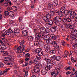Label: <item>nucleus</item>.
<instances>
[{"label": "nucleus", "instance_id": "obj_54", "mask_svg": "<svg viewBox=\"0 0 77 77\" xmlns=\"http://www.w3.org/2000/svg\"><path fill=\"white\" fill-rule=\"evenodd\" d=\"M22 48V47L21 46H20L19 47H18L17 49V50L19 51L21 50V49Z\"/></svg>", "mask_w": 77, "mask_h": 77}, {"label": "nucleus", "instance_id": "obj_2", "mask_svg": "<svg viewBox=\"0 0 77 77\" xmlns=\"http://www.w3.org/2000/svg\"><path fill=\"white\" fill-rule=\"evenodd\" d=\"M62 21L63 23H66V16L62 19V18L59 16H57L53 19V21L54 23H57V22L59 23L61 22Z\"/></svg>", "mask_w": 77, "mask_h": 77}, {"label": "nucleus", "instance_id": "obj_40", "mask_svg": "<svg viewBox=\"0 0 77 77\" xmlns=\"http://www.w3.org/2000/svg\"><path fill=\"white\" fill-rule=\"evenodd\" d=\"M50 54H55V53H56V51H55L54 50H51L50 51Z\"/></svg>", "mask_w": 77, "mask_h": 77}, {"label": "nucleus", "instance_id": "obj_19", "mask_svg": "<svg viewBox=\"0 0 77 77\" xmlns=\"http://www.w3.org/2000/svg\"><path fill=\"white\" fill-rule=\"evenodd\" d=\"M40 30L41 32L44 33V32L46 31V29L44 27H42L40 29Z\"/></svg>", "mask_w": 77, "mask_h": 77}, {"label": "nucleus", "instance_id": "obj_41", "mask_svg": "<svg viewBox=\"0 0 77 77\" xmlns=\"http://www.w3.org/2000/svg\"><path fill=\"white\" fill-rule=\"evenodd\" d=\"M45 69L46 70V71H49L50 70L51 68L50 67H49L48 66H47V67H46L45 68Z\"/></svg>", "mask_w": 77, "mask_h": 77}, {"label": "nucleus", "instance_id": "obj_49", "mask_svg": "<svg viewBox=\"0 0 77 77\" xmlns=\"http://www.w3.org/2000/svg\"><path fill=\"white\" fill-rule=\"evenodd\" d=\"M4 66V64L2 62H0V68L1 67H3Z\"/></svg>", "mask_w": 77, "mask_h": 77}, {"label": "nucleus", "instance_id": "obj_23", "mask_svg": "<svg viewBox=\"0 0 77 77\" xmlns=\"http://www.w3.org/2000/svg\"><path fill=\"white\" fill-rule=\"evenodd\" d=\"M48 9H51L53 8V5L50 3L48 5Z\"/></svg>", "mask_w": 77, "mask_h": 77}, {"label": "nucleus", "instance_id": "obj_26", "mask_svg": "<svg viewBox=\"0 0 77 77\" xmlns=\"http://www.w3.org/2000/svg\"><path fill=\"white\" fill-rule=\"evenodd\" d=\"M43 59L44 60H46L48 59V57L47 55H43Z\"/></svg>", "mask_w": 77, "mask_h": 77}, {"label": "nucleus", "instance_id": "obj_33", "mask_svg": "<svg viewBox=\"0 0 77 77\" xmlns=\"http://www.w3.org/2000/svg\"><path fill=\"white\" fill-rule=\"evenodd\" d=\"M54 49L56 51H59V47L57 45L54 48Z\"/></svg>", "mask_w": 77, "mask_h": 77}, {"label": "nucleus", "instance_id": "obj_61", "mask_svg": "<svg viewBox=\"0 0 77 77\" xmlns=\"http://www.w3.org/2000/svg\"><path fill=\"white\" fill-rule=\"evenodd\" d=\"M51 63L52 65H56V62L54 61L52 62Z\"/></svg>", "mask_w": 77, "mask_h": 77}, {"label": "nucleus", "instance_id": "obj_36", "mask_svg": "<svg viewBox=\"0 0 77 77\" xmlns=\"http://www.w3.org/2000/svg\"><path fill=\"white\" fill-rule=\"evenodd\" d=\"M4 15L5 16H8V15H9V12H8L7 11H6L4 12Z\"/></svg>", "mask_w": 77, "mask_h": 77}, {"label": "nucleus", "instance_id": "obj_62", "mask_svg": "<svg viewBox=\"0 0 77 77\" xmlns=\"http://www.w3.org/2000/svg\"><path fill=\"white\" fill-rule=\"evenodd\" d=\"M12 8V9H16V8H17V7L15 6H13L11 7Z\"/></svg>", "mask_w": 77, "mask_h": 77}, {"label": "nucleus", "instance_id": "obj_10", "mask_svg": "<svg viewBox=\"0 0 77 77\" xmlns=\"http://www.w3.org/2000/svg\"><path fill=\"white\" fill-rule=\"evenodd\" d=\"M57 29V27L56 26H54L51 28V30L52 33H54L56 31V29Z\"/></svg>", "mask_w": 77, "mask_h": 77}, {"label": "nucleus", "instance_id": "obj_16", "mask_svg": "<svg viewBox=\"0 0 77 77\" xmlns=\"http://www.w3.org/2000/svg\"><path fill=\"white\" fill-rule=\"evenodd\" d=\"M1 39H2V41L0 39V43L1 44L3 43V42H6V41H7V39H6L5 38H1Z\"/></svg>", "mask_w": 77, "mask_h": 77}, {"label": "nucleus", "instance_id": "obj_28", "mask_svg": "<svg viewBox=\"0 0 77 77\" xmlns=\"http://www.w3.org/2000/svg\"><path fill=\"white\" fill-rule=\"evenodd\" d=\"M69 14V11L68 10H65L64 12V15L65 14V15H68Z\"/></svg>", "mask_w": 77, "mask_h": 77}, {"label": "nucleus", "instance_id": "obj_5", "mask_svg": "<svg viewBox=\"0 0 77 77\" xmlns=\"http://www.w3.org/2000/svg\"><path fill=\"white\" fill-rule=\"evenodd\" d=\"M51 60H55L56 61H59L61 59V57L59 55L56 56L54 55L51 56Z\"/></svg>", "mask_w": 77, "mask_h": 77}, {"label": "nucleus", "instance_id": "obj_46", "mask_svg": "<svg viewBox=\"0 0 77 77\" xmlns=\"http://www.w3.org/2000/svg\"><path fill=\"white\" fill-rule=\"evenodd\" d=\"M22 19H23V17H19V21L20 23H21L22 21Z\"/></svg>", "mask_w": 77, "mask_h": 77}, {"label": "nucleus", "instance_id": "obj_14", "mask_svg": "<svg viewBox=\"0 0 77 77\" xmlns=\"http://www.w3.org/2000/svg\"><path fill=\"white\" fill-rule=\"evenodd\" d=\"M34 39V37L33 36H29L27 37V39L29 41H33Z\"/></svg>", "mask_w": 77, "mask_h": 77}, {"label": "nucleus", "instance_id": "obj_24", "mask_svg": "<svg viewBox=\"0 0 77 77\" xmlns=\"http://www.w3.org/2000/svg\"><path fill=\"white\" fill-rule=\"evenodd\" d=\"M64 11V10L60 9V14L62 16H63V15Z\"/></svg>", "mask_w": 77, "mask_h": 77}, {"label": "nucleus", "instance_id": "obj_27", "mask_svg": "<svg viewBox=\"0 0 77 77\" xmlns=\"http://www.w3.org/2000/svg\"><path fill=\"white\" fill-rule=\"evenodd\" d=\"M47 65L51 68H53V64L51 63H48L47 64Z\"/></svg>", "mask_w": 77, "mask_h": 77}, {"label": "nucleus", "instance_id": "obj_22", "mask_svg": "<svg viewBox=\"0 0 77 77\" xmlns=\"http://www.w3.org/2000/svg\"><path fill=\"white\" fill-rule=\"evenodd\" d=\"M47 44H51L53 43V41L51 39H49L46 41Z\"/></svg>", "mask_w": 77, "mask_h": 77}, {"label": "nucleus", "instance_id": "obj_55", "mask_svg": "<svg viewBox=\"0 0 77 77\" xmlns=\"http://www.w3.org/2000/svg\"><path fill=\"white\" fill-rule=\"evenodd\" d=\"M62 66H58L57 67V69H58V70L57 71V72H59V70H60V68Z\"/></svg>", "mask_w": 77, "mask_h": 77}, {"label": "nucleus", "instance_id": "obj_6", "mask_svg": "<svg viewBox=\"0 0 77 77\" xmlns=\"http://www.w3.org/2000/svg\"><path fill=\"white\" fill-rule=\"evenodd\" d=\"M40 70L39 68V67L35 66L34 69L31 71V72L33 71V72H32V74H36L39 72Z\"/></svg>", "mask_w": 77, "mask_h": 77}, {"label": "nucleus", "instance_id": "obj_38", "mask_svg": "<svg viewBox=\"0 0 77 77\" xmlns=\"http://www.w3.org/2000/svg\"><path fill=\"white\" fill-rule=\"evenodd\" d=\"M42 55H39V54L37 55L36 56V57L38 60H40L41 59V56H42Z\"/></svg>", "mask_w": 77, "mask_h": 77}, {"label": "nucleus", "instance_id": "obj_32", "mask_svg": "<svg viewBox=\"0 0 77 77\" xmlns=\"http://www.w3.org/2000/svg\"><path fill=\"white\" fill-rule=\"evenodd\" d=\"M54 12L55 14V15H61L60 11H55Z\"/></svg>", "mask_w": 77, "mask_h": 77}, {"label": "nucleus", "instance_id": "obj_11", "mask_svg": "<svg viewBox=\"0 0 77 77\" xmlns=\"http://www.w3.org/2000/svg\"><path fill=\"white\" fill-rule=\"evenodd\" d=\"M9 35V32L8 31H6L4 33H3L2 35V36L4 38H5V35Z\"/></svg>", "mask_w": 77, "mask_h": 77}, {"label": "nucleus", "instance_id": "obj_15", "mask_svg": "<svg viewBox=\"0 0 77 77\" xmlns=\"http://www.w3.org/2000/svg\"><path fill=\"white\" fill-rule=\"evenodd\" d=\"M58 3H59V2L57 1H55L53 2L52 5H53L54 6H57V5H58Z\"/></svg>", "mask_w": 77, "mask_h": 77}, {"label": "nucleus", "instance_id": "obj_52", "mask_svg": "<svg viewBox=\"0 0 77 77\" xmlns=\"http://www.w3.org/2000/svg\"><path fill=\"white\" fill-rule=\"evenodd\" d=\"M27 75H28V72L26 71L25 72V75H24V77H27Z\"/></svg>", "mask_w": 77, "mask_h": 77}, {"label": "nucleus", "instance_id": "obj_35", "mask_svg": "<svg viewBox=\"0 0 77 77\" xmlns=\"http://www.w3.org/2000/svg\"><path fill=\"white\" fill-rule=\"evenodd\" d=\"M70 24L69 23H66L65 24V25L66 28H69V26H70Z\"/></svg>", "mask_w": 77, "mask_h": 77}, {"label": "nucleus", "instance_id": "obj_47", "mask_svg": "<svg viewBox=\"0 0 77 77\" xmlns=\"http://www.w3.org/2000/svg\"><path fill=\"white\" fill-rule=\"evenodd\" d=\"M20 28L21 30H24V26L23 25H21L20 26Z\"/></svg>", "mask_w": 77, "mask_h": 77}, {"label": "nucleus", "instance_id": "obj_9", "mask_svg": "<svg viewBox=\"0 0 77 77\" xmlns=\"http://www.w3.org/2000/svg\"><path fill=\"white\" fill-rule=\"evenodd\" d=\"M59 72H57V73H56V71L55 70L52 71L51 73V75L52 77H56L59 73Z\"/></svg>", "mask_w": 77, "mask_h": 77}, {"label": "nucleus", "instance_id": "obj_30", "mask_svg": "<svg viewBox=\"0 0 77 77\" xmlns=\"http://www.w3.org/2000/svg\"><path fill=\"white\" fill-rule=\"evenodd\" d=\"M47 22H48V24H49L51 25L53 24V21L51 20H48V21Z\"/></svg>", "mask_w": 77, "mask_h": 77}, {"label": "nucleus", "instance_id": "obj_50", "mask_svg": "<svg viewBox=\"0 0 77 77\" xmlns=\"http://www.w3.org/2000/svg\"><path fill=\"white\" fill-rule=\"evenodd\" d=\"M8 32H9V33H14L13 31L11 30V29L10 28L9 29Z\"/></svg>", "mask_w": 77, "mask_h": 77}, {"label": "nucleus", "instance_id": "obj_3", "mask_svg": "<svg viewBox=\"0 0 77 77\" xmlns=\"http://www.w3.org/2000/svg\"><path fill=\"white\" fill-rule=\"evenodd\" d=\"M12 58V56L11 55H9L8 57H5L4 59V62L7 65H11L12 63L10 61L11 60Z\"/></svg>", "mask_w": 77, "mask_h": 77}, {"label": "nucleus", "instance_id": "obj_1", "mask_svg": "<svg viewBox=\"0 0 77 77\" xmlns=\"http://www.w3.org/2000/svg\"><path fill=\"white\" fill-rule=\"evenodd\" d=\"M45 41H47L50 39V37L49 36H45V35L42 34L41 33H36L35 35V42L34 43L35 45V46H38V45H41L43 44V42L41 41L40 38H43Z\"/></svg>", "mask_w": 77, "mask_h": 77}, {"label": "nucleus", "instance_id": "obj_57", "mask_svg": "<svg viewBox=\"0 0 77 77\" xmlns=\"http://www.w3.org/2000/svg\"><path fill=\"white\" fill-rule=\"evenodd\" d=\"M73 12V11H72L71 10H69V14L71 15V14H72V12Z\"/></svg>", "mask_w": 77, "mask_h": 77}, {"label": "nucleus", "instance_id": "obj_31", "mask_svg": "<svg viewBox=\"0 0 77 77\" xmlns=\"http://www.w3.org/2000/svg\"><path fill=\"white\" fill-rule=\"evenodd\" d=\"M3 55L4 56H8V52L6 51H3L2 52Z\"/></svg>", "mask_w": 77, "mask_h": 77}, {"label": "nucleus", "instance_id": "obj_12", "mask_svg": "<svg viewBox=\"0 0 77 77\" xmlns=\"http://www.w3.org/2000/svg\"><path fill=\"white\" fill-rule=\"evenodd\" d=\"M22 33L23 36H26L28 35V32L27 30H23L22 31Z\"/></svg>", "mask_w": 77, "mask_h": 77}, {"label": "nucleus", "instance_id": "obj_60", "mask_svg": "<svg viewBox=\"0 0 77 77\" xmlns=\"http://www.w3.org/2000/svg\"><path fill=\"white\" fill-rule=\"evenodd\" d=\"M73 46L74 48H77V43L74 45Z\"/></svg>", "mask_w": 77, "mask_h": 77}, {"label": "nucleus", "instance_id": "obj_37", "mask_svg": "<svg viewBox=\"0 0 77 77\" xmlns=\"http://www.w3.org/2000/svg\"><path fill=\"white\" fill-rule=\"evenodd\" d=\"M10 69L9 68H6L5 70H4L3 71V73L5 74V73H6L8 72V71H9Z\"/></svg>", "mask_w": 77, "mask_h": 77}, {"label": "nucleus", "instance_id": "obj_45", "mask_svg": "<svg viewBox=\"0 0 77 77\" xmlns=\"http://www.w3.org/2000/svg\"><path fill=\"white\" fill-rule=\"evenodd\" d=\"M30 56V54L29 53H27L25 55V57H29Z\"/></svg>", "mask_w": 77, "mask_h": 77}, {"label": "nucleus", "instance_id": "obj_7", "mask_svg": "<svg viewBox=\"0 0 77 77\" xmlns=\"http://www.w3.org/2000/svg\"><path fill=\"white\" fill-rule=\"evenodd\" d=\"M50 18H51V15H50V14H47L46 17L44 16L43 17V20L45 23L47 22L48 21V20L50 19Z\"/></svg>", "mask_w": 77, "mask_h": 77}, {"label": "nucleus", "instance_id": "obj_8", "mask_svg": "<svg viewBox=\"0 0 77 77\" xmlns=\"http://www.w3.org/2000/svg\"><path fill=\"white\" fill-rule=\"evenodd\" d=\"M35 53L41 56L43 55V51L41 50V48H38L35 50Z\"/></svg>", "mask_w": 77, "mask_h": 77}, {"label": "nucleus", "instance_id": "obj_39", "mask_svg": "<svg viewBox=\"0 0 77 77\" xmlns=\"http://www.w3.org/2000/svg\"><path fill=\"white\" fill-rule=\"evenodd\" d=\"M71 19L68 17H66V21L67 22H71Z\"/></svg>", "mask_w": 77, "mask_h": 77}, {"label": "nucleus", "instance_id": "obj_42", "mask_svg": "<svg viewBox=\"0 0 77 77\" xmlns=\"http://www.w3.org/2000/svg\"><path fill=\"white\" fill-rule=\"evenodd\" d=\"M24 40H23L22 41L20 42L19 44L20 45H24Z\"/></svg>", "mask_w": 77, "mask_h": 77}, {"label": "nucleus", "instance_id": "obj_63", "mask_svg": "<svg viewBox=\"0 0 77 77\" xmlns=\"http://www.w3.org/2000/svg\"><path fill=\"white\" fill-rule=\"evenodd\" d=\"M33 63V61L32 60H30L29 62V65H32Z\"/></svg>", "mask_w": 77, "mask_h": 77}, {"label": "nucleus", "instance_id": "obj_21", "mask_svg": "<svg viewBox=\"0 0 77 77\" xmlns=\"http://www.w3.org/2000/svg\"><path fill=\"white\" fill-rule=\"evenodd\" d=\"M41 72L42 75H45V74H47L46 70L45 69H43L42 70Z\"/></svg>", "mask_w": 77, "mask_h": 77}, {"label": "nucleus", "instance_id": "obj_18", "mask_svg": "<svg viewBox=\"0 0 77 77\" xmlns=\"http://www.w3.org/2000/svg\"><path fill=\"white\" fill-rule=\"evenodd\" d=\"M51 38H52V39H54V40H56V39L57 36L56 35H55L53 34H51Z\"/></svg>", "mask_w": 77, "mask_h": 77}, {"label": "nucleus", "instance_id": "obj_4", "mask_svg": "<svg viewBox=\"0 0 77 77\" xmlns=\"http://www.w3.org/2000/svg\"><path fill=\"white\" fill-rule=\"evenodd\" d=\"M72 34L70 35V38L72 39H75L77 38L76 35H77V30L76 29L73 30L71 32Z\"/></svg>", "mask_w": 77, "mask_h": 77}, {"label": "nucleus", "instance_id": "obj_20", "mask_svg": "<svg viewBox=\"0 0 77 77\" xmlns=\"http://www.w3.org/2000/svg\"><path fill=\"white\" fill-rule=\"evenodd\" d=\"M44 47L45 49L48 50V49H50V46L49 45H44Z\"/></svg>", "mask_w": 77, "mask_h": 77}, {"label": "nucleus", "instance_id": "obj_25", "mask_svg": "<svg viewBox=\"0 0 77 77\" xmlns=\"http://www.w3.org/2000/svg\"><path fill=\"white\" fill-rule=\"evenodd\" d=\"M15 14L12 11H10L9 12V15L11 17H14Z\"/></svg>", "mask_w": 77, "mask_h": 77}, {"label": "nucleus", "instance_id": "obj_56", "mask_svg": "<svg viewBox=\"0 0 77 77\" xmlns=\"http://www.w3.org/2000/svg\"><path fill=\"white\" fill-rule=\"evenodd\" d=\"M9 22L11 24H13V23H14V22L13 20H9Z\"/></svg>", "mask_w": 77, "mask_h": 77}, {"label": "nucleus", "instance_id": "obj_48", "mask_svg": "<svg viewBox=\"0 0 77 77\" xmlns=\"http://www.w3.org/2000/svg\"><path fill=\"white\" fill-rule=\"evenodd\" d=\"M46 61L47 62H48V63H50V62H51V60H50L49 59H47L46 60Z\"/></svg>", "mask_w": 77, "mask_h": 77}, {"label": "nucleus", "instance_id": "obj_13", "mask_svg": "<svg viewBox=\"0 0 77 77\" xmlns=\"http://www.w3.org/2000/svg\"><path fill=\"white\" fill-rule=\"evenodd\" d=\"M1 45L2 46L1 47V48H2V50H5L6 49V46L5 43H3L1 44Z\"/></svg>", "mask_w": 77, "mask_h": 77}, {"label": "nucleus", "instance_id": "obj_51", "mask_svg": "<svg viewBox=\"0 0 77 77\" xmlns=\"http://www.w3.org/2000/svg\"><path fill=\"white\" fill-rule=\"evenodd\" d=\"M4 5L5 6V7H7L8 6V2H5L4 4Z\"/></svg>", "mask_w": 77, "mask_h": 77}, {"label": "nucleus", "instance_id": "obj_43", "mask_svg": "<svg viewBox=\"0 0 77 77\" xmlns=\"http://www.w3.org/2000/svg\"><path fill=\"white\" fill-rule=\"evenodd\" d=\"M12 9V8L10 6H9L7 7V10L8 11H11Z\"/></svg>", "mask_w": 77, "mask_h": 77}, {"label": "nucleus", "instance_id": "obj_64", "mask_svg": "<svg viewBox=\"0 0 77 77\" xmlns=\"http://www.w3.org/2000/svg\"><path fill=\"white\" fill-rule=\"evenodd\" d=\"M26 48V45H23V49L22 50H24V49Z\"/></svg>", "mask_w": 77, "mask_h": 77}, {"label": "nucleus", "instance_id": "obj_53", "mask_svg": "<svg viewBox=\"0 0 77 77\" xmlns=\"http://www.w3.org/2000/svg\"><path fill=\"white\" fill-rule=\"evenodd\" d=\"M70 17L72 19L74 18V17H75V15H74V14H71V15L70 16Z\"/></svg>", "mask_w": 77, "mask_h": 77}, {"label": "nucleus", "instance_id": "obj_58", "mask_svg": "<svg viewBox=\"0 0 77 77\" xmlns=\"http://www.w3.org/2000/svg\"><path fill=\"white\" fill-rule=\"evenodd\" d=\"M60 9L65 10V7H64V6L62 7Z\"/></svg>", "mask_w": 77, "mask_h": 77}, {"label": "nucleus", "instance_id": "obj_34", "mask_svg": "<svg viewBox=\"0 0 77 77\" xmlns=\"http://www.w3.org/2000/svg\"><path fill=\"white\" fill-rule=\"evenodd\" d=\"M51 26V25L50 24L48 23H47L46 24V27L47 28V29H49L50 28Z\"/></svg>", "mask_w": 77, "mask_h": 77}, {"label": "nucleus", "instance_id": "obj_59", "mask_svg": "<svg viewBox=\"0 0 77 77\" xmlns=\"http://www.w3.org/2000/svg\"><path fill=\"white\" fill-rule=\"evenodd\" d=\"M65 42H64V41H63L62 42V45L63 46H65Z\"/></svg>", "mask_w": 77, "mask_h": 77}, {"label": "nucleus", "instance_id": "obj_44", "mask_svg": "<svg viewBox=\"0 0 77 77\" xmlns=\"http://www.w3.org/2000/svg\"><path fill=\"white\" fill-rule=\"evenodd\" d=\"M52 42H53V46H54V47H55V46L57 45V43H56V42L54 41Z\"/></svg>", "mask_w": 77, "mask_h": 77}, {"label": "nucleus", "instance_id": "obj_29", "mask_svg": "<svg viewBox=\"0 0 77 77\" xmlns=\"http://www.w3.org/2000/svg\"><path fill=\"white\" fill-rule=\"evenodd\" d=\"M50 15L51 16H53L54 14H55V11H51L50 12Z\"/></svg>", "mask_w": 77, "mask_h": 77}, {"label": "nucleus", "instance_id": "obj_17", "mask_svg": "<svg viewBox=\"0 0 77 77\" xmlns=\"http://www.w3.org/2000/svg\"><path fill=\"white\" fill-rule=\"evenodd\" d=\"M14 32L15 33H19L20 32V30L19 29L16 28L14 30Z\"/></svg>", "mask_w": 77, "mask_h": 77}]
</instances>
